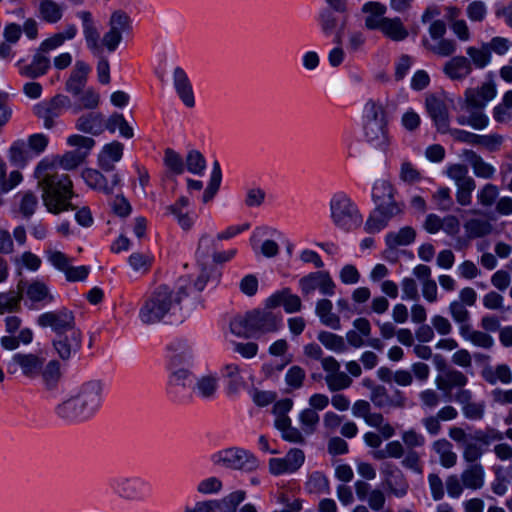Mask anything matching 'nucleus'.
Instances as JSON below:
<instances>
[{
  "label": "nucleus",
  "mask_w": 512,
  "mask_h": 512,
  "mask_svg": "<svg viewBox=\"0 0 512 512\" xmlns=\"http://www.w3.org/2000/svg\"><path fill=\"white\" fill-rule=\"evenodd\" d=\"M187 296L188 293L185 287H180L177 291H174L166 285H161L145 300L140 309L139 317L145 324L158 323L176 309Z\"/></svg>",
  "instance_id": "f03ea898"
},
{
  "label": "nucleus",
  "mask_w": 512,
  "mask_h": 512,
  "mask_svg": "<svg viewBox=\"0 0 512 512\" xmlns=\"http://www.w3.org/2000/svg\"><path fill=\"white\" fill-rule=\"evenodd\" d=\"M63 6L54 0H40L38 17L49 24L58 23L63 17Z\"/></svg>",
  "instance_id": "473e14b6"
},
{
  "label": "nucleus",
  "mask_w": 512,
  "mask_h": 512,
  "mask_svg": "<svg viewBox=\"0 0 512 512\" xmlns=\"http://www.w3.org/2000/svg\"><path fill=\"white\" fill-rule=\"evenodd\" d=\"M82 345V332L73 329L68 333L59 334L53 340V347L62 360H68L75 355Z\"/></svg>",
  "instance_id": "f8f14e48"
},
{
  "label": "nucleus",
  "mask_w": 512,
  "mask_h": 512,
  "mask_svg": "<svg viewBox=\"0 0 512 512\" xmlns=\"http://www.w3.org/2000/svg\"><path fill=\"white\" fill-rule=\"evenodd\" d=\"M381 22V24L370 22L369 26L371 27V30H380L384 36L396 42L403 41L408 37V30L405 28L399 17H387Z\"/></svg>",
  "instance_id": "6ab92c4d"
},
{
  "label": "nucleus",
  "mask_w": 512,
  "mask_h": 512,
  "mask_svg": "<svg viewBox=\"0 0 512 512\" xmlns=\"http://www.w3.org/2000/svg\"><path fill=\"white\" fill-rule=\"evenodd\" d=\"M76 128L87 134L100 135L105 128L104 116L100 112L83 114L77 119Z\"/></svg>",
  "instance_id": "a878e982"
},
{
  "label": "nucleus",
  "mask_w": 512,
  "mask_h": 512,
  "mask_svg": "<svg viewBox=\"0 0 512 512\" xmlns=\"http://www.w3.org/2000/svg\"><path fill=\"white\" fill-rule=\"evenodd\" d=\"M124 145L119 141H112L105 144L98 155L99 167L106 171H113L115 164L122 159Z\"/></svg>",
  "instance_id": "412c9836"
},
{
  "label": "nucleus",
  "mask_w": 512,
  "mask_h": 512,
  "mask_svg": "<svg viewBox=\"0 0 512 512\" xmlns=\"http://www.w3.org/2000/svg\"><path fill=\"white\" fill-rule=\"evenodd\" d=\"M364 421L367 425L377 428L384 439H389L395 434V429L385 421L381 413L370 412Z\"/></svg>",
  "instance_id": "603ef678"
},
{
  "label": "nucleus",
  "mask_w": 512,
  "mask_h": 512,
  "mask_svg": "<svg viewBox=\"0 0 512 512\" xmlns=\"http://www.w3.org/2000/svg\"><path fill=\"white\" fill-rule=\"evenodd\" d=\"M341 12L334 10L333 8H327L321 11L319 15L320 27L322 32L329 36L334 32L342 33L345 26V16L339 15Z\"/></svg>",
  "instance_id": "393cba45"
},
{
  "label": "nucleus",
  "mask_w": 512,
  "mask_h": 512,
  "mask_svg": "<svg viewBox=\"0 0 512 512\" xmlns=\"http://www.w3.org/2000/svg\"><path fill=\"white\" fill-rule=\"evenodd\" d=\"M384 485L388 492L397 498L405 497L409 491V482L403 472L396 473V477H393Z\"/></svg>",
  "instance_id": "bf43d9fd"
},
{
  "label": "nucleus",
  "mask_w": 512,
  "mask_h": 512,
  "mask_svg": "<svg viewBox=\"0 0 512 512\" xmlns=\"http://www.w3.org/2000/svg\"><path fill=\"white\" fill-rule=\"evenodd\" d=\"M50 67V60L41 53L34 55L32 62L25 66L22 73L30 78H37L44 75Z\"/></svg>",
  "instance_id": "09e8293b"
},
{
  "label": "nucleus",
  "mask_w": 512,
  "mask_h": 512,
  "mask_svg": "<svg viewBox=\"0 0 512 512\" xmlns=\"http://www.w3.org/2000/svg\"><path fill=\"white\" fill-rule=\"evenodd\" d=\"M299 287L304 296L312 294L315 290L327 296L335 293V283L327 271H316L301 277Z\"/></svg>",
  "instance_id": "1a4fd4ad"
},
{
  "label": "nucleus",
  "mask_w": 512,
  "mask_h": 512,
  "mask_svg": "<svg viewBox=\"0 0 512 512\" xmlns=\"http://www.w3.org/2000/svg\"><path fill=\"white\" fill-rule=\"evenodd\" d=\"M365 139L377 148L384 149L389 144L387 122H364Z\"/></svg>",
  "instance_id": "4be33fe9"
},
{
  "label": "nucleus",
  "mask_w": 512,
  "mask_h": 512,
  "mask_svg": "<svg viewBox=\"0 0 512 512\" xmlns=\"http://www.w3.org/2000/svg\"><path fill=\"white\" fill-rule=\"evenodd\" d=\"M211 461L215 466L251 472L257 469V459L241 448H227L214 453Z\"/></svg>",
  "instance_id": "20e7f679"
},
{
  "label": "nucleus",
  "mask_w": 512,
  "mask_h": 512,
  "mask_svg": "<svg viewBox=\"0 0 512 512\" xmlns=\"http://www.w3.org/2000/svg\"><path fill=\"white\" fill-rule=\"evenodd\" d=\"M305 454L301 449H290L283 458L269 460V471L273 475H281L296 472L304 463Z\"/></svg>",
  "instance_id": "9b49d317"
},
{
  "label": "nucleus",
  "mask_w": 512,
  "mask_h": 512,
  "mask_svg": "<svg viewBox=\"0 0 512 512\" xmlns=\"http://www.w3.org/2000/svg\"><path fill=\"white\" fill-rule=\"evenodd\" d=\"M34 177L42 192L43 204L49 213L60 214L77 208L72 203L76 196L72 180L69 175L59 172L55 162L47 158L42 159L35 168Z\"/></svg>",
  "instance_id": "f257e3e1"
},
{
  "label": "nucleus",
  "mask_w": 512,
  "mask_h": 512,
  "mask_svg": "<svg viewBox=\"0 0 512 512\" xmlns=\"http://www.w3.org/2000/svg\"><path fill=\"white\" fill-rule=\"evenodd\" d=\"M461 480L464 487L472 490L482 488L484 485V468L481 464H472L462 472Z\"/></svg>",
  "instance_id": "e433bc0d"
},
{
  "label": "nucleus",
  "mask_w": 512,
  "mask_h": 512,
  "mask_svg": "<svg viewBox=\"0 0 512 512\" xmlns=\"http://www.w3.org/2000/svg\"><path fill=\"white\" fill-rule=\"evenodd\" d=\"M218 388V377L213 374L201 376L195 384V392L202 398L211 399Z\"/></svg>",
  "instance_id": "a18cd8bd"
},
{
  "label": "nucleus",
  "mask_w": 512,
  "mask_h": 512,
  "mask_svg": "<svg viewBox=\"0 0 512 512\" xmlns=\"http://www.w3.org/2000/svg\"><path fill=\"white\" fill-rule=\"evenodd\" d=\"M317 339L323 346L333 352L343 353L347 350L345 338L340 335L328 331H321L318 333Z\"/></svg>",
  "instance_id": "de8ad7c7"
},
{
  "label": "nucleus",
  "mask_w": 512,
  "mask_h": 512,
  "mask_svg": "<svg viewBox=\"0 0 512 512\" xmlns=\"http://www.w3.org/2000/svg\"><path fill=\"white\" fill-rule=\"evenodd\" d=\"M443 72L451 80H463L471 74L472 64L464 56H454L444 64Z\"/></svg>",
  "instance_id": "b1692460"
},
{
  "label": "nucleus",
  "mask_w": 512,
  "mask_h": 512,
  "mask_svg": "<svg viewBox=\"0 0 512 512\" xmlns=\"http://www.w3.org/2000/svg\"><path fill=\"white\" fill-rule=\"evenodd\" d=\"M70 107V98L63 94H57L47 101L36 104L33 107V112L43 121L44 128L50 130L55 126V119Z\"/></svg>",
  "instance_id": "0eeeda50"
},
{
  "label": "nucleus",
  "mask_w": 512,
  "mask_h": 512,
  "mask_svg": "<svg viewBox=\"0 0 512 512\" xmlns=\"http://www.w3.org/2000/svg\"><path fill=\"white\" fill-rule=\"evenodd\" d=\"M464 230L469 239H476L491 234L493 226L486 219L472 218L464 223Z\"/></svg>",
  "instance_id": "ea45409f"
},
{
  "label": "nucleus",
  "mask_w": 512,
  "mask_h": 512,
  "mask_svg": "<svg viewBox=\"0 0 512 512\" xmlns=\"http://www.w3.org/2000/svg\"><path fill=\"white\" fill-rule=\"evenodd\" d=\"M132 31V20L127 12L114 10L108 20V31L104 33L101 43L108 52H114L123 40V35Z\"/></svg>",
  "instance_id": "39448f33"
},
{
  "label": "nucleus",
  "mask_w": 512,
  "mask_h": 512,
  "mask_svg": "<svg viewBox=\"0 0 512 512\" xmlns=\"http://www.w3.org/2000/svg\"><path fill=\"white\" fill-rule=\"evenodd\" d=\"M459 334L464 340L470 341L473 345L483 349H491L494 345V339L491 335L483 331L474 330L471 325L459 327Z\"/></svg>",
  "instance_id": "c9c22d12"
},
{
  "label": "nucleus",
  "mask_w": 512,
  "mask_h": 512,
  "mask_svg": "<svg viewBox=\"0 0 512 512\" xmlns=\"http://www.w3.org/2000/svg\"><path fill=\"white\" fill-rule=\"evenodd\" d=\"M463 156L471 165L475 176L483 179H491L494 176L495 168L473 150H464Z\"/></svg>",
  "instance_id": "c756f323"
},
{
  "label": "nucleus",
  "mask_w": 512,
  "mask_h": 512,
  "mask_svg": "<svg viewBox=\"0 0 512 512\" xmlns=\"http://www.w3.org/2000/svg\"><path fill=\"white\" fill-rule=\"evenodd\" d=\"M190 201L187 197H180L175 204L169 205L166 209L173 214L178 224L183 230H190L194 224V218L185 209L189 206Z\"/></svg>",
  "instance_id": "f704fd0d"
},
{
  "label": "nucleus",
  "mask_w": 512,
  "mask_h": 512,
  "mask_svg": "<svg viewBox=\"0 0 512 512\" xmlns=\"http://www.w3.org/2000/svg\"><path fill=\"white\" fill-rule=\"evenodd\" d=\"M364 122H387L386 112L380 101L370 99L364 105Z\"/></svg>",
  "instance_id": "3c124183"
},
{
  "label": "nucleus",
  "mask_w": 512,
  "mask_h": 512,
  "mask_svg": "<svg viewBox=\"0 0 512 512\" xmlns=\"http://www.w3.org/2000/svg\"><path fill=\"white\" fill-rule=\"evenodd\" d=\"M483 379L490 385H495L498 381L503 384L512 382V371L506 364L497 365L495 368L485 367L482 370Z\"/></svg>",
  "instance_id": "4c0bfd02"
},
{
  "label": "nucleus",
  "mask_w": 512,
  "mask_h": 512,
  "mask_svg": "<svg viewBox=\"0 0 512 512\" xmlns=\"http://www.w3.org/2000/svg\"><path fill=\"white\" fill-rule=\"evenodd\" d=\"M184 165L190 173L201 175L206 168V161L198 150H190L186 155Z\"/></svg>",
  "instance_id": "69168bd1"
},
{
  "label": "nucleus",
  "mask_w": 512,
  "mask_h": 512,
  "mask_svg": "<svg viewBox=\"0 0 512 512\" xmlns=\"http://www.w3.org/2000/svg\"><path fill=\"white\" fill-rule=\"evenodd\" d=\"M362 11L367 14L365 17V26L371 30V27L369 26L370 22L381 24V21L385 18L384 15L387 8L380 2L370 1L363 5Z\"/></svg>",
  "instance_id": "8fccbe9b"
},
{
  "label": "nucleus",
  "mask_w": 512,
  "mask_h": 512,
  "mask_svg": "<svg viewBox=\"0 0 512 512\" xmlns=\"http://www.w3.org/2000/svg\"><path fill=\"white\" fill-rule=\"evenodd\" d=\"M329 207L332 222L339 229L348 232L362 224L363 219L358 207L345 193L334 194Z\"/></svg>",
  "instance_id": "7ed1b4c3"
},
{
  "label": "nucleus",
  "mask_w": 512,
  "mask_h": 512,
  "mask_svg": "<svg viewBox=\"0 0 512 512\" xmlns=\"http://www.w3.org/2000/svg\"><path fill=\"white\" fill-rule=\"evenodd\" d=\"M325 382L331 392H337L349 388L352 384V378L347 373L339 371L334 375L326 374Z\"/></svg>",
  "instance_id": "e2e57ef3"
},
{
  "label": "nucleus",
  "mask_w": 512,
  "mask_h": 512,
  "mask_svg": "<svg viewBox=\"0 0 512 512\" xmlns=\"http://www.w3.org/2000/svg\"><path fill=\"white\" fill-rule=\"evenodd\" d=\"M90 67L84 61H76L69 78L65 83V90L73 96H78L84 89Z\"/></svg>",
  "instance_id": "aec40b11"
},
{
  "label": "nucleus",
  "mask_w": 512,
  "mask_h": 512,
  "mask_svg": "<svg viewBox=\"0 0 512 512\" xmlns=\"http://www.w3.org/2000/svg\"><path fill=\"white\" fill-rule=\"evenodd\" d=\"M433 451L438 455L439 462L444 468H452L457 463V454L453 445L447 439H438L432 444Z\"/></svg>",
  "instance_id": "72a5a7b5"
},
{
  "label": "nucleus",
  "mask_w": 512,
  "mask_h": 512,
  "mask_svg": "<svg viewBox=\"0 0 512 512\" xmlns=\"http://www.w3.org/2000/svg\"><path fill=\"white\" fill-rule=\"evenodd\" d=\"M465 306V304L458 300H454L449 304V313L459 327L470 326V312Z\"/></svg>",
  "instance_id": "774afa93"
},
{
  "label": "nucleus",
  "mask_w": 512,
  "mask_h": 512,
  "mask_svg": "<svg viewBox=\"0 0 512 512\" xmlns=\"http://www.w3.org/2000/svg\"><path fill=\"white\" fill-rule=\"evenodd\" d=\"M37 324L42 328H50L57 335L77 329L74 312L67 308L42 313L37 318Z\"/></svg>",
  "instance_id": "6e6552de"
},
{
  "label": "nucleus",
  "mask_w": 512,
  "mask_h": 512,
  "mask_svg": "<svg viewBox=\"0 0 512 512\" xmlns=\"http://www.w3.org/2000/svg\"><path fill=\"white\" fill-rule=\"evenodd\" d=\"M436 382L439 389L451 391L453 388H463L467 384L468 378L461 371L448 370Z\"/></svg>",
  "instance_id": "37998d69"
},
{
  "label": "nucleus",
  "mask_w": 512,
  "mask_h": 512,
  "mask_svg": "<svg viewBox=\"0 0 512 512\" xmlns=\"http://www.w3.org/2000/svg\"><path fill=\"white\" fill-rule=\"evenodd\" d=\"M78 106L75 107V111L78 112L82 109L94 110L100 103V95L93 88L82 90L78 95Z\"/></svg>",
  "instance_id": "338daca9"
},
{
  "label": "nucleus",
  "mask_w": 512,
  "mask_h": 512,
  "mask_svg": "<svg viewBox=\"0 0 512 512\" xmlns=\"http://www.w3.org/2000/svg\"><path fill=\"white\" fill-rule=\"evenodd\" d=\"M82 178L89 187L105 194H111L114 187L118 186L121 182V178L118 174H113L111 182L109 183L100 171L91 168L82 171Z\"/></svg>",
  "instance_id": "dca6fc26"
},
{
  "label": "nucleus",
  "mask_w": 512,
  "mask_h": 512,
  "mask_svg": "<svg viewBox=\"0 0 512 512\" xmlns=\"http://www.w3.org/2000/svg\"><path fill=\"white\" fill-rule=\"evenodd\" d=\"M332 302L328 299H320L316 303L315 313L319 317L321 323L334 330L341 329L340 318L332 312Z\"/></svg>",
  "instance_id": "2f4dec72"
},
{
  "label": "nucleus",
  "mask_w": 512,
  "mask_h": 512,
  "mask_svg": "<svg viewBox=\"0 0 512 512\" xmlns=\"http://www.w3.org/2000/svg\"><path fill=\"white\" fill-rule=\"evenodd\" d=\"M56 413L60 418L66 420L86 419L92 415L76 395H73L60 403L56 407Z\"/></svg>",
  "instance_id": "a211bd4d"
},
{
  "label": "nucleus",
  "mask_w": 512,
  "mask_h": 512,
  "mask_svg": "<svg viewBox=\"0 0 512 512\" xmlns=\"http://www.w3.org/2000/svg\"><path fill=\"white\" fill-rule=\"evenodd\" d=\"M102 392V382L97 379H91L83 382L75 395L93 414L100 406Z\"/></svg>",
  "instance_id": "ddd939ff"
},
{
  "label": "nucleus",
  "mask_w": 512,
  "mask_h": 512,
  "mask_svg": "<svg viewBox=\"0 0 512 512\" xmlns=\"http://www.w3.org/2000/svg\"><path fill=\"white\" fill-rule=\"evenodd\" d=\"M173 84L182 102L187 107H193L195 105L193 88L188 75L180 67L175 68L173 71Z\"/></svg>",
  "instance_id": "5701e85b"
},
{
  "label": "nucleus",
  "mask_w": 512,
  "mask_h": 512,
  "mask_svg": "<svg viewBox=\"0 0 512 512\" xmlns=\"http://www.w3.org/2000/svg\"><path fill=\"white\" fill-rule=\"evenodd\" d=\"M44 362L45 359L36 354L16 353L12 356L9 365L19 367L26 377L34 378L40 375Z\"/></svg>",
  "instance_id": "4468645a"
},
{
  "label": "nucleus",
  "mask_w": 512,
  "mask_h": 512,
  "mask_svg": "<svg viewBox=\"0 0 512 512\" xmlns=\"http://www.w3.org/2000/svg\"><path fill=\"white\" fill-rule=\"evenodd\" d=\"M27 297L33 302L51 303L54 297L50 294L48 287L41 281H34L26 289Z\"/></svg>",
  "instance_id": "5fc2aeb1"
},
{
  "label": "nucleus",
  "mask_w": 512,
  "mask_h": 512,
  "mask_svg": "<svg viewBox=\"0 0 512 512\" xmlns=\"http://www.w3.org/2000/svg\"><path fill=\"white\" fill-rule=\"evenodd\" d=\"M353 327L354 329L346 333V340L350 346L360 348L366 343L364 338L371 334V325L366 318L361 317L353 321Z\"/></svg>",
  "instance_id": "bb28decb"
},
{
  "label": "nucleus",
  "mask_w": 512,
  "mask_h": 512,
  "mask_svg": "<svg viewBox=\"0 0 512 512\" xmlns=\"http://www.w3.org/2000/svg\"><path fill=\"white\" fill-rule=\"evenodd\" d=\"M395 189L390 182L381 179L377 180L372 188V199L376 205L388 202H397L394 199Z\"/></svg>",
  "instance_id": "a19ab883"
},
{
  "label": "nucleus",
  "mask_w": 512,
  "mask_h": 512,
  "mask_svg": "<svg viewBox=\"0 0 512 512\" xmlns=\"http://www.w3.org/2000/svg\"><path fill=\"white\" fill-rule=\"evenodd\" d=\"M485 453V448L472 435L463 445L462 457L467 463L478 464L477 461Z\"/></svg>",
  "instance_id": "864d4df0"
},
{
  "label": "nucleus",
  "mask_w": 512,
  "mask_h": 512,
  "mask_svg": "<svg viewBox=\"0 0 512 512\" xmlns=\"http://www.w3.org/2000/svg\"><path fill=\"white\" fill-rule=\"evenodd\" d=\"M164 165L170 173L173 175H180L185 170V165L182 157L179 153L171 148H167L164 151L163 158Z\"/></svg>",
  "instance_id": "680f3d73"
},
{
  "label": "nucleus",
  "mask_w": 512,
  "mask_h": 512,
  "mask_svg": "<svg viewBox=\"0 0 512 512\" xmlns=\"http://www.w3.org/2000/svg\"><path fill=\"white\" fill-rule=\"evenodd\" d=\"M33 339V332L29 328H24L19 331L18 336L12 334L3 336L0 339L1 346L6 350H15L19 347L20 343L29 344Z\"/></svg>",
  "instance_id": "6e6d98bb"
},
{
  "label": "nucleus",
  "mask_w": 512,
  "mask_h": 512,
  "mask_svg": "<svg viewBox=\"0 0 512 512\" xmlns=\"http://www.w3.org/2000/svg\"><path fill=\"white\" fill-rule=\"evenodd\" d=\"M423 46L430 51L431 53L441 56V57H449L453 55L457 51V43L453 39L449 38H441L435 42H431L430 40L424 38L422 40Z\"/></svg>",
  "instance_id": "58836bf2"
},
{
  "label": "nucleus",
  "mask_w": 512,
  "mask_h": 512,
  "mask_svg": "<svg viewBox=\"0 0 512 512\" xmlns=\"http://www.w3.org/2000/svg\"><path fill=\"white\" fill-rule=\"evenodd\" d=\"M251 319V311L247 312L244 316H236L230 322V331L238 337L249 338L254 336L253 322Z\"/></svg>",
  "instance_id": "c03bdc74"
},
{
  "label": "nucleus",
  "mask_w": 512,
  "mask_h": 512,
  "mask_svg": "<svg viewBox=\"0 0 512 512\" xmlns=\"http://www.w3.org/2000/svg\"><path fill=\"white\" fill-rule=\"evenodd\" d=\"M105 128L114 133L117 129L119 130V134L126 138L130 139L134 136L133 126L124 118L121 113H113L105 122Z\"/></svg>",
  "instance_id": "79ce46f5"
},
{
  "label": "nucleus",
  "mask_w": 512,
  "mask_h": 512,
  "mask_svg": "<svg viewBox=\"0 0 512 512\" xmlns=\"http://www.w3.org/2000/svg\"><path fill=\"white\" fill-rule=\"evenodd\" d=\"M281 305L287 313L298 312L302 306L300 297L292 294L289 288L275 292L265 302V307L268 309H274Z\"/></svg>",
  "instance_id": "f3484780"
},
{
  "label": "nucleus",
  "mask_w": 512,
  "mask_h": 512,
  "mask_svg": "<svg viewBox=\"0 0 512 512\" xmlns=\"http://www.w3.org/2000/svg\"><path fill=\"white\" fill-rule=\"evenodd\" d=\"M282 434V438L288 442L303 444L305 438L302 432L291 425V419H282L278 426H275Z\"/></svg>",
  "instance_id": "052dcab7"
},
{
  "label": "nucleus",
  "mask_w": 512,
  "mask_h": 512,
  "mask_svg": "<svg viewBox=\"0 0 512 512\" xmlns=\"http://www.w3.org/2000/svg\"><path fill=\"white\" fill-rule=\"evenodd\" d=\"M461 109L464 110L468 116L459 115L457 122L460 125H468L476 130H483L489 124V118L484 113V108H469L468 106L461 105Z\"/></svg>",
  "instance_id": "cd10ccee"
},
{
  "label": "nucleus",
  "mask_w": 512,
  "mask_h": 512,
  "mask_svg": "<svg viewBox=\"0 0 512 512\" xmlns=\"http://www.w3.org/2000/svg\"><path fill=\"white\" fill-rule=\"evenodd\" d=\"M22 282L18 284V291L0 293V314L10 312L18 308L22 298Z\"/></svg>",
  "instance_id": "4d7b16f0"
},
{
  "label": "nucleus",
  "mask_w": 512,
  "mask_h": 512,
  "mask_svg": "<svg viewBox=\"0 0 512 512\" xmlns=\"http://www.w3.org/2000/svg\"><path fill=\"white\" fill-rule=\"evenodd\" d=\"M416 231L411 226H405L398 231H391L385 236L387 247L394 250L400 246H408L415 241Z\"/></svg>",
  "instance_id": "c85d7f7f"
},
{
  "label": "nucleus",
  "mask_w": 512,
  "mask_h": 512,
  "mask_svg": "<svg viewBox=\"0 0 512 512\" xmlns=\"http://www.w3.org/2000/svg\"><path fill=\"white\" fill-rule=\"evenodd\" d=\"M305 488L310 494H324L330 490L327 477L320 472H314L309 476Z\"/></svg>",
  "instance_id": "13d9d810"
},
{
  "label": "nucleus",
  "mask_w": 512,
  "mask_h": 512,
  "mask_svg": "<svg viewBox=\"0 0 512 512\" xmlns=\"http://www.w3.org/2000/svg\"><path fill=\"white\" fill-rule=\"evenodd\" d=\"M77 35V28L74 24L66 25L64 31L55 33L49 38L45 39L40 47V52L46 53L57 49L62 46L65 41L72 40Z\"/></svg>",
  "instance_id": "7c9ffc66"
},
{
  "label": "nucleus",
  "mask_w": 512,
  "mask_h": 512,
  "mask_svg": "<svg viewBox=\"0 0 512 512\" xmlns=\"http://www.w3.org/2000/svg\"><path fill=\"white\" fill-rule=\"evenodd\" d=\"M87 152L80 150L68 151L54 162L59 164L65 170H72L78 167L86 158Z\"/></svg>",
  "instance_id": "0e129e2a"
},
{
  "label": "nucleus",
  "mask_w": 512,
  "mask_h": 512,
  "mask_svg": "<svg viewBox=\"0 0 512 512\" xmlns=\"http://www.w3.org/2000/svg\"><path fill=\"white\" fill-rule=\"evenodd\" d=\"M245 492L238 490L234 491L220 500H212L215 505V509L219 512H237V507L245 499Z\"/></svg>",
  "instance_id": "49530a36"
},
{
  "label": "nucleus",
  "mask_w": 512,
  "mask_h": 512,
  "mask_svg": "<svg viewBox=\"0 0 512 512\" xmlns=\"http://www.w3.org/2000/svg\"><path fill=\"white\" fill-rule=\"evenodd\" d=\"M404 204L401 202H388L376 205L369 214L364 229L368 234H376L388 227L396 217L401 216Z\"/></svg>",
  "instance_id": "423d86ee"
},
{
  "label": "nucleus",
  "mask_w": 512,
  "mask_h": 512,
  "mask_svg": "<svg viewBox=\"0 0 512 512\" xmlns=\"http://www.w3.org/2000/svg\"><path fill=\"white\" fill-rule=\"evenodd\" d=\"M251 314L254 334L276 332L282 321V317L280 315H276L269 311L268 308L263 310H252Z\"/></svg>",
  "instance_id": "2eb2a0df"
},
{
  "label": "nucleus",
  "mask_w": 512,
  "mask_h": 512,
  "mask_svg": "<svg viewBox=\"0 0 512 512\" xmlns=\"http://www.w3.org/2000/svg\"><path fill=\"white\" fill-rule=\"evenodd\" d=\"M425 106L437 131L447 134L450 127L449 113L443 98L430 94L426 97Z\"/></svg>",
  "instance_id": "9d476101"
}]
</instances>
